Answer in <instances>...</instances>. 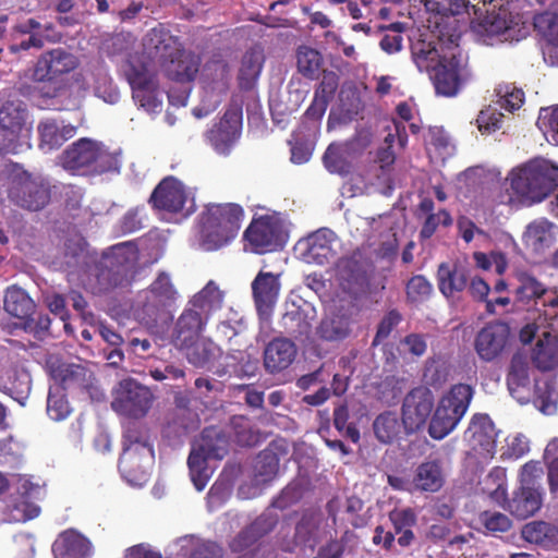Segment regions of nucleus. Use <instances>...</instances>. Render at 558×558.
Listing matches in <instances>:
<instances>
[{"label": "nucleus", "mask_w": 558, "mask_h": 558, "mask_svg": "<svg viewBox=\"0 0 558 558\" xmlns=\"http://www.w3.org/2000/svg\"><path fill=\"white\" fill-rule=\"evenodd\" d=\"M140 252L131 242L112 245L104 252L101 258L94 266L92 287L93 293L102 295L118 288H124L134 281Z\"/></svg>", "instance_id": "f257e3e1"}, {"label": "nucleus", "mask_w": 558, "mask_h": 558, "mask_svg": "<svg viewBox=\"0 0 558 558\" xmlns=\"http://www.w3.org/2000/svg\"><path fill=\"white\" fill-rule=\"evenodd\" d=\"M244 217L236 203L207 204L201 213V245L205 251H215L228 245L236 238Z\"/></svg>", "instance_id": "f03ea898"}, {"label": "nucleus", "mask_w": 558, "mask_h": 558, "mask_svg": "<svg viewBox=\"0 0 558 558\" xmlns=\"http://www.w3.org/2000/svg\"><path fill=\"white\" fill-rule=\"evenodd\" d=\"M473 387L468 384H456L450 387L438 401L430 422L428 436L435 440L446 438L456 429L473 400Z\"/></svg>", "instance_id": "7ed1b4c3"}, {"label": "nucleus", "mask_w": 558, "mask_h": 558, "mask_svg": "<svg viewBox=\"0 0 558 558\" xmlns=\"http://www.w3.org/2000/svg\"><path fill=\"white\" fill-rule=\"evenodd\" d=\"M288 239L289 232L280 213L256 216L243 231L247 248L257 255L283 250Z\"/></svg>", "instance_id": "20e7f679"}, {"label": "nucleus", "mask_w": 558, "mask_h": 558, "mask_svg": "<svg viewBox=\"0 0 558 558\" xmlns=\"http://www.w3.org/2000/svg\"><path fill=\"white\" fill-rule=\"evenodd\" d=\"M177 300V290L166 272L158 274L146 291V298L140 312L141 324L147 328H156L171 319L169 308Z\"/></svg>", "instance_id": "39448f33"}, {"label": "nucleus", "mask_w": 558, "mask_h": 558, "mask_svg": "<svg viewBox=\"0 0 558 558\" xmlns=\"http://www.w3.org/2000/svg\"><path fill=\"white\" fill-rule=\"evenodd\" d=\"M231 71L223 60H213L206 63L203 71V96L198 107L193 109V114L202 119L211 113L222 100L229 88Z\"/></svg>", "instance_id": "423d86ee"}, {"label": "nucleus", "mask_w": 558, "mask_h": 558, "mask_svg": "<svg viewBox=\"0 0 558 558\" xmlns=\"http://www.w3.org/2000/svg\"><path fill=\"white\" fill-rule=\"evenodd\" d=\"M9 199L22 209L38 211L49 204L51 189L43 177H14L9 187Z\"/></svg>", "instance_id": "0eeeda50"}, {"label": "nucleus", "mask_w": 558, "mask_h": 558, "mask_svg": "<svg viewBox=\"0 0 558 558\" xmlns=\"http://www.w3.org/2000/svg\"><path fill=\"white\" fill-rule=\"evenodd\" d=\"M434 397L432 390L417 386L405 393L401 403V420L405 435H412L423 429L428 418H432Z\"/></svg>", "instance_id": "6e6552de"}, {"label": "nucleus", "mask_w": 558, "mask_h": 558, "mask_svg": "<svg viewBox=\"0 0 558 558\" xmlns=\"http://www.w3.org/2000/svg\"><path fill=\"white\" fill-rule=\"evenodd\" d=\"M153 401L154 395L148 388L135 379H124L118 387L112 409L124 416L138 418L146 415Z\"/></svg>", "instance_id": "1a4fd4ad"}, {"label": "nucleus", "mask_w": 558, "mask_h": 558, "mask_svg": "<svg viewBox=\"0 0 558 558\" xmlns=\"http://www.w3.org/2000/svg\"><path fill=\"white\" fill-rule=\"evenodd\" d=\"M133 99L148 113H157L162 107V93L157 88L156 77L144 64H132L128 72Z\"/></svg>", "instance_id": "9d476101"}, {"label": "nucleus", "mask_w": 558, "mask_h": 558, "mask_svg": "<svg viewBox=\"0 0 558 558\" xmlns=\"http://www.w3.org/2000/svg\"><path fill=\"white\" fill-rule=\"evenodd\" d=\"M138 457L154 458L149 429L141 422H129L122 433V453L120 468L124 473H131V468Z\"/></svg>", "instance_id": "9b49d317"}, {"label": "nucleus", "mask_w": 558, "mask_h": 558, "mask_svg": "<svg viewBox=\"0 0 558 558\" xmlns=\"http://www.w3.org/2000/svg\"><path fill=\"white\" fill-rule=\"evenodd\" d=\"M558 187V177H511L510 201L524 206L539 204Z\"/></svg>", "instance_id": "f8f14e48"}, {"label": "nucleus", "mask_w": 558, "mask_h": 558, "mask_svg": "<svg viewBox=\"0 0 558 558\" xmlns=\"http://www.w3.org/2000/svg\"><path fill=\"white\" fill-rule=\"evenodd\" d=\"M77 66L78 60L73 53L62 48L51 49L38 58L33 78L37 82H53Z\"/></svg>", "instance_id": "ddd939ff"}, {"label": "nucleus", "mask_w": 558, "mask_h": 558, "mask_svg": "<svg viewBox=\"0 0 558 558\" xmlns=\"http://www.w3.org/2000/svg\"><path fill=\"white\" fill-rule=\"evenodd\" d=\"M509 338L510 327L507 323H488L475 336L474 350L481 360L492 362L501 354Z\"/></svg>", "instance_id": "4468645a"}, {"label": "nucleus", "mask_w": 558, "mask_h": 558, "mask_svg": "<svg viewBox=\"0 0 558 558\" xmlns=\"http://www.w3.org/2000/svg\"><path fill=\"white\" fill-rule=\"evenodd\" d=\"M210 433V429L204 430L203 442H201L198 449L192 450L190 457H187V468H190L191 481L194 483L195 489L198 492L204 490L207 481H209L206 461L208 459H222L226 452L225 447L211 444Z\"/></svg>", "instance_id": "2eb2a0df"}, {"label": "nucleus", "mask_w": 558, "mask_h": 558, "mask_svg": "<svg viewBox=\"0 0 558 558\" xmlns=\"http://www.w3.org/2000/svg\"><path fill=\"white\" fill-rule=\"evenodd\" d=\"M365 144L359 137L344 142L331 143L324 153L323 162L330 173L348 174L353 170L354 160L364 149Z\"/></svg>", "instance_id": "dca6fc26"}, {"label": "nucleus", "mask_w": 558, "mask_h": 558, "mask_svg": "<svg viewBox=\"0 0 558 558\" xmlns=\"http://www.w3.org/2000/svg\"><path fill=\"white\" fill-rule=\"evenodd\" d=\"M105 153L106 146L101 142L82 137L72 143L58 160L64 170H75L97 162Z\"/></svg>", "instance_id": "f3484780"}, {"label": "nucleus", "mask_w": 558, "mask_h": 558, "mask_svg": "<svg viewBox=\"0 0 558 558\" xmlns=\"http://www.w3.org/2000/svg\"><path fill=\"white\" fill-rule=\"evenodd\" d=\"M187 203L186 189L174 177H163L149 197V204L158 210L178 214L184 210Z\"/></svg>", "instance_id": "a211bd4d"}, {"label": "nucleus", "mask_w": 558, "mask_h": 558, "mask_svg": "<svg viewBox=\"0 0 558 558\" xmlns=\"http://www.w3.org/2000/svg\"><path fill=\"white\" fill-rule=\"evenodd\" d=\"M241 113L228 110L221 120L206 133V138L218 154H228L241 134Z\"/></svg>", "instance_id": "6ab92c4d"}, {"label": "nucleus", "mask_w": 558, "mask_h": 558, "mask_svg": "<svg viewBox=\"0 0 558 558\" xmlns=\"http://www.w3.org/2000/svg\"><path fill=\"white\" fill-rule=\"evenodd\" d=\"M38 148L43 153H51L60 148L66 141L74 137L76 126L56 118H45L38 122Z\"/></svg>", "instance_id": "aec40b11"}, {"label": "nucleus", "mask_w": 558, "mask_h": 558, "mask_svg": "<svg viewBox=\"0 0 558 558\" xmlns=\"http://www.w3.org/2000/svg\"><path fill=\"white\" fill-rule=\"evenodd\" d=\"M210 315L196 312L195 310H183L178 317L172 332V343L175 347L192 345L201 338Z\"/></svg>", "instance_id": "412c9836"}, {"label": "nucleus", "mask_w": 558, "mask_h": 558, "mask_svg": "<svg viewBox=\"0 0 558 558\" xmlns=\"http://www.w3.org/2000/svg\"><path fill=\"white\" fill-rule=\"evenodd\" d=\"M251 287L257 313L260 316H269L280 292L279 275L260 270Z\"/></svg>", "instance_id": "4be33fe9"}, {"label": "nucleus", "mask_w": 558, "mask_h": 558, "mask_svg": "<svg viewBox=\"0 0 558 558\" xmlns=\"http://www.w3.org/2000/svg\"><path fill=\"white\" fill-rule=\"evenodd\" d=\"M352 333V315L341 308L322 317L315 329L316 338L324 342L344 341Z\"/></svg>", "instance_id": "5701e85b"}, {"label": "nucleus", "mask_w": 558, "mask_h": 558, "mask_svg": "<svg viewBox=\"0 0 558 558\" xmlns=\"http://www.w3.org/2000/svg\"><path fill=\"white\" fill-rule=\"evenodd\" d=\"M477 32L499 41L519 40L518 24H514L507 10L490 11L480 21Z\"/></svg>", "instance_id": "b1692460"}, {"label": "nucleus", "mask_w": 558, "mask_h": 558, "mask_svg": "<svg viewBox=\"0 0 558 558\" xmlns=\"http://www.w3.org/2000/svg\"><path fill=\"white\" fill-rule=\"evenodd\" d=\"M201 65V59L197 54L186 51L179 47L178 53L169 57L162 63V70L165 74L173 81L180 83H190L192 82L198 71Z\"/></svg>", "instance_id": "393cba45"}, {"label": "nucleus", "mask_w": 558, "mask_h": 558, "mask_svg": "<svg viewBox=\"0 0 558 558\" xmlns=\"http://www.w3.org/2000/svg\"><path fill=\"white\" fill-rule=\"evenodd\" d=\"M298 349L292 340L287 338H275L266 344L264 351V366L270 374H279L292 365Z\"/></svg>", "instance_id": "a878e982"}, {"label": "nucleus", "mask_w": 558, "mask_h": 558, "mask_svg": "<svg viewBox=\"0 0 558 558\" xmlns=\"http://www.w3.org/2000/svg\"><path fill=\"white\" fill-rule=\"evenodd\" d=\"M473 279L468 266L461 263H441L437 269L438 290L446 298H451L456 293L466 289V284Z\"/></svg>", "instance_id": "bb28decb"}, {"label": "nucleus", "mask_w": 558, "mask_h": 558, "mask_svg": "<svg viewBox=\"0 0 558 558\" xmlns=\"http://www.w3.org/2000/svg\"><path fill=\"white\" fill-rule=\"evenodd\" d=\"M543 497L535 486H519L512 490L504 510L517 519L524 520L533 517L541 509Z\"/></svg>", "instance_id": "cd10ccee"}, {"label": "nucleus", "mask_w": 558, "mask_h": 558, "mask_svg": "<svg viewBox=\"0 0 558 558\" xmlns=\"http://www.w3.org/2000/svg\"><path fill=\"white\" fill-rule=\"evenodd\" d=\"M437 94L451 97L454 96L460 86L459 62L453 52L442 56V61L430 72Z\"/></svg>", "instance_id": "c85d7f7f"}, {"label": "nucleus", "mask_w": 558, "mask_h": 558, "mask_svg": "<svg viewBox=\"0 0 558 558\" xmlns=\"http://www.w3.org/2000/svg\"><path fill=\"white\" fill-rule=\"evenodd\" d=\"M496 428L487 414L477 413L470 420L469 427L464 432V439L469 440L473 450L486 452L496 447Z\"/></svg>", "instance_id": "c756f323"}, {"label": "nucleus", "mask_w": 558, "mask_h": 558, "mask_svg": "<svg viewBox=\"0 0 558 558\" xmlns=\"http://www.w3.org/2000/svg\"><path fill=\"white\" fill-rule=\"evenodd\" d=\"M335 241V232L328 228H322L308 234L305 241H303L302 244L306 247L303 256L306 257L307 263H315L317 265L328 264L336 255L332 248Z\"/></svg>", "instance_id": "7c9ffc66"}, {"label": "nucleus", "mask_w": 558, "mask_h": 558, "mask_svg": "<svg viewBox=\"0 0 558 558\" xmlns=\"http://www.w3.org/2000/svg\"><path fill=\"white\" fill-rule=\"evenodd\" d=\"M56 558H89L93 546L85 536L72 529L61 532L52 543Z\"/></svg>", "instance_id": "2f4dec72"}, {"label": "nucleus", "mask_w": 558, "mask_h": 558, "mask_svg": "<svg viewBox=\"0 0 558 558\" xmlns=\"http://www.w3.org/2000/svg\"><path fill=\"white\" fill-rule=\"evenodd\" d=\"M314 318L315 311L308 305H292V308L284 312L282 316V327L288 336L296 340H303L311 335Z\"/></svg>", "instance_id": "473e14b6"}, {"label": "nucleus", "mask_w": 558, "mask_h": 558, "mask_svg": "<svg viewBox=\"0 0 558 558\" xmlns=\"http://www.w3.org/2000/svg\"><path fill=\"white\" fill-rule=\"evenodd\" d=\"M180 43L177 37L161 27L150 29L144 37V47L149 56L158 58L161 63L178 53Z\"/></svg>", "instance_id": "72a5a7b5"}, {"label": "nucleus", "mask_w": 558, "mask_h": 558, "mask_svg": "<svg viewBox=\"0 0 558 558\" xmlns=\"http://www.w3.org/2000/svg\"><path fill=\"white\" fill-rule=\"evenodd\" d=\"M53 29L51 23L41 24L36 19L29 17L20 21L14 31L20 35H28V38L20 43V49L27 50L31 48H41L46 41L52 39L49 34Z\"/></svg>", "instance_id": "f704fd0d"}, {"label": "nucleus", "mask_w": 558, "mask_h": 558, "mask_svg": "<svg viewBox=\"0 0 558 558\" xmlns=\"http://www.w3.org/2000/svg\"><path fill=\"white\" fill-rule=\"evenodd\" d=\"M444 485L441 462L438 460L424 461L417 465L413 475V486L416 490L436 493Z\"/></svg>", "instance_id": "c9c22d12"}, {"label": "nucleus", "mask_w": 558, "mask_h": 558, "mask_svg": "<svg viewBox=\"0 0 558 558\" xmlns=\"http://www.w3.org/2000/svg\"><path fill=\"white\" fill-rule=\"evenodd\" d=\"M88 372L82 365L60 363L51 365V377L62 390L85 389L88 387Z\"/></svg>", "instance_id": "e433bc0d"}, {"label": "nucleus", "mask_w": 558, "mask_h": 558, "mask_svg": "<svg viewBox=\"0 0 558 558\" xmlns=\"http://www.w3.org/2000/svg\"><path fill=\"white\" fill-rule=\"evenodd\" d=\"M4 311L14 318H27L35 313V303L26 291L13 284L5 289Z\"/></svg>", "instance_id": "4c0bfd02"}, {"label": "nucleus", "mask_w": 558, "mask_h": 558, "mask_svg": "<svg viewBox=\"0 0 558 558\" xmlns=\"http://www.w3.org/2000/svg\"><path fill=\"white\" fill-rule=\"evenodd\" d=\"M337 87L338 75L332 71L324 72L322 82L315 90L314 99L306 110V114L314 119L322 118Z\"/></svg>", "instance_id": "58836bf2"}, {"label": "nucleus", "mask_w": 558, "mask_h": 558, "mask_svg": "<svg viewBox=\"0 0 558 558\" xmlns=\"http://www.w3.org/2000/svg\"><path fill=\"white\" fill-rule=\"evenodd\" d=\"M403 430L402 420L400 421L396 412H381L373 421V433L377 441L384 445H391L399 440Z\"/></svg>", "instance_id": "ea45409f"}, {"label": "nucleus", "mask_w": 558, "mask_h": 558, "mask_svg": "<svg viewBox=\"0 0 558 558\" xmlns=\"http://www.w3.org/2000/svg\"><path fill=\"white\" fill-rule=\"evenodd\" d=\"M221 302H223V293L214 280H209L203 290L187 302L186 307L183 310H195L196 313L211 315L217 310H220Z\"/></svg>", "instance_id": "a19ab883"}, {"label": "nucleus", "mask_w": 558, "mask_h": 558, "mask_svg": "<svg viewBox=\"0 0 558 558\" xmlns=\"http://www.w3.org/2000/svg\"><path fill=\"white\" fill-rule=\"evenodd\" d=\"M264 61L265 56L259 47H254L243 54L239 70V83L242 88L253 87L262 72Z\"/></svg>", "instance_id": "79ce46f5"}, {"label": "nucleus", "mask_w": 558, "mask_h": 558, "mask_svg": "<svg viewBox=\"0 0 558 558\" xmlns=\"http://www.w3.org/2000/svg\"><path fill=\"white\" fill-rule=\"evenodd\" d=\"M0 383L1 390L15 400L27 396L31 389L28 373L17 366L7 367L2 372Z\"/></svg>", "instance_id": "37998d69"}, {"label": "nucleus", "mask_w": 558, "mask_h": 558, "mask_svg": "<svg viewBox=\"0 0 558 558\" xmlns=\"http://www.w3.org/2000/svg\"><path fill=\"white\" fill-rule=\"evenodd\" d=\"M387 131L388 133L385 137V144L387 147L378 150L376 159V162H378L383 170L387 169L395 161V143L397 142L399 148H403L408 142L405 126L403 123L393 121L387 126Z\"/></svg>", "instance_id": "c03bdc74"}, {"label": "nucleus", "mask_w": 558, "mask_h": 558, "mask_svg": "<svg viewBox=\"0 0 558 558\" xmlns=\"http://www.w3.org/2000/svg\"><path fill=\"white\" fill-rule=\"evenodd\" d=\"M426 145L430 161L436 166L442 165L454 153V146L442 128L434 126L428 130Z\"/></svg>", "instance_id": "a18cd8bd"}, {"label": "nucleus", "mask_w": 558, "mask_h": 558, "mask_svg": "<svg viewBox=\"0 0 558 558\" xmlns=\"http://www.w3.org/2000/svg\"><path fill=\"white\" fill-rule=\"evenodd\" d=\"M28 119V111L21 104L8 101L0 109V125L25 135H32V122Z\"/></svg>", "instance_id": "49530a36"}, {"label": "nucleus", "mask_w": 558, "mask_h": 558, "mask_svg": "<svg viewBox=\"0 0 558 558\" xmlns=\"http://www.w3.org/2000/svg\"><path fill=\"white\" fill-rule=\"evenodd\" d=\"M521 536L530 544L549 547L558 544V527L545 521H532L521 529Z\"/></svg>", "instance_id": "de8ad7c7"}, {"label": "nucleus", "mask_w": 558, "mask_h": 558, "mask_svg": "<svg viewBox=\"0 0 558 558\" xmlns=\"http://www.w3.org/2000/svg\"><path fill=\"white\" fill-rule=\"evenodd\" d=\"M515 279V301L524 305H529L531 302L542 299L547 292V288L543 282L524 271L517 272Z\"/></svg>", "instance_id": "09e8293b"}, {"label": "nucleus", "mask_w": 558, "mask_h": 558, "mask_svg": "<svg viewBox=\"0 0 558 558\" xmlns=\"http://www.w3.org/2000/svg\"><path fill=\"white\" fill-rule=\"evenodd\" d=\"M412 59L417 69L423 72H432L437 63L442 61V56L436 46L426 40H417L412 45Z\"/></svg>", "instance_id": "8fccbe9b"}, {"label": "nucleus", "mask_w": 558, "mask_h": 558, "mask_svg": "<svg viewBox=\"0 0 558 558\" xmlns=\"http://www.w3.org/2000/svg\"><path fill=\"white\" fill-rule=\"evenodd\" d=\"M175 348L186 351L187 363L198 368H204L210 364L216 356V352H218V347L210 339L204 338L194 341L192 345Z\"/></svg>", "instance_id": "3c124183"}, {"label": "nucleus", "mask_w": 558, "mask_h": 558, "mask_svg": "<svg viewBox=\"0 0 558 558\" xmlns=\"http://www.w3.org/2000/svg\"><path fill=\"white\" fill-rule=\"evenodd\" d=\"M279 471L278 454L270 450L257 453L254 464V483L256 486L274 481Z\"/></svg>", "instance_id": "603ef678"}, {"label": "nucleus", "mask_w": 558, "mask_h": 558, "mask_svg": "<svg viewBox=\"0 0 558 558\" xmlns=\"http://www.w3.org/2000/svg\"><path fill=\"white\" fill-rule=\"evenodd\" d=\"M554 223L548 220H538L529 225L525 231V243L535 252L543 251L553 242Z\"/></svg>", "instance_id": "864d4df0"}, {"label": "nucleus", "mask_w": 558, "mask_h": 558, "mask_svg": "<svg viewBox=\"0 0 558 558\" xmlns=\"http://www.w3.org/2000/svg\"><path fill=\"white\" fill-rule=\"evenodd\" d=\"M296 64L299 72L310 78L315 80L318 77L323 64L320 53L307 46H302L296 52Z\"/></svg>", "instance_id": "5fc2aeb1"}, {"label": "nucleus", "mask_w": 558, "mask_h": 558, "mask_svg": "<svg viewBox=\"0 0 558 558\" xmlns=\"http://www.w3.org/2000/svg\"><path fill=\"white\" fill-rule=\"evenodd\" d=\"M320 527V514L314 510H305L301 520L294 527V541L298 544H307L316 538L318 529Z\"/></svg>", "instance_id": "6e6d98bb"}, {"label": "nucleus", "mask_w": 558, "mask_h": 558, "mask_svg": "<svg viewBox=\"0 0 558 558\" xmlns=\"http://www.w3.org/2000/svg\"><path fill=\"white\" fill-rule=\"evenodd\" d=\"M231 426L238 445L251 448L260 441V433L252 427L250 418L243 415L233 416Z\"/></svg>", "instance_id": "4d7b16f0"}, {"label": "nucleus", "mask_w": 558, "mask_h": 558, "mask_svg": "<svg viewBox=\"0 0 558 558\" xmlns=\"http://www.w3.org/2000/svg\"><path fill=\"white\" fill-rule=\"evenodd\" d=\"M496 97L495 105L509 112L519 109L524 100L523 92L510 84L499 85L496 88Z\"/></svg>", "instance_id": "13d9d810"}, {"label": "nucleus", "mask_w": 558, "mask_h": 558, "mask_svg": "<svg viewBox=\"0 0 558 558\" xmlns=\"http://www.w3.org/2000/svg\"><path fill=\"white\" fill-rule=\"evenodd\" d=\"M558 172V165L545 157H534L514 168L509 174H550Z\"/></svg>", "instance_id": "bf43d9fd"}, {"label": "nucleus", "mask_w": 558, "mask_h": 558, "mask_svg": "<svg viewBox=\"0 0 558 558\" xmlns=\"http://www.w3.org/2000/svg\"><path fill=\"white\" fill-rule=\"evenodd\" d=\"M537 125L549 143L558 145V106L542 108Z\"/></svg>", "instance_id": "052dcab7"}, {"label": "nucleus", "mask_w": 558, "mask_h": 558, "mask_svg": "<svg viewBox=\"0 0 558 558\" xmlns=\"http://www.w3.org/2000/svg\"><path fill=\"white\" fill-rule=\"evenodd\" d=\"M31 136L0 125V153H17L22 147H31Z\"/></svg>", "instance_id": "680f3d73"}, {"label": "nucleus", "mask_w": 558, "mask_h": 558, "mask_svg": "<svg viewBox=\"0 0 558 558\" xmlns=\"http://www.w3.org/2000/svg\"><path fill=\"white\" fill-rule=\"evenodd\" d=\"M478 520L484 529L492 533H507L512 527L511 519L498 511L484 510L480 513Z\"/></svg>", "instance_id": "e2e57ef3"}, {"label": "nucleus", "mask_w": 558, "mask_h": 558, "mask_svg": "<svg viewBox=\"0 0 558 558\" xmlns=\"http://www.w3.org/2000/svg\"><path fill=\"white\" fill-rule=\"evenodd\" d=\"M452 225V218L449 211L441 209L436 214L426 216L422 223L421 231H418V239L422 241L429 240L436 233L438 226L445 228Z\"/></svg>", "instance_id": "0e129e2a"}, {"label": "nucleus", "mask_w": 558, "mask_h": 558, "mask_svg": "<svg viewBox=\"0 0 558 558\" xmlns=\"http://www.w3.org/2000/svg\"><path fill=\"white\" fill-rule=\"evenodd\" d=\"M487 481H490L496 485V487L488 493V498L499 507L504 508L506 502L510 499L507 497L506 469L498 466L492 469V471L488 472Z\"/></svg>", "instance_id": "69168bd1"}, {"label": "nucleus", "mask_w": 558, "mask_h": 558, "mask_svg": "<svg viewBox=\"0 0 558 558\" xmlns=\"http://www.w3.org/2000/svg\"><path fill=\"white\" fill-rule=\"evenodd\" d=\"M530 383L529 364L521 355L511 357L509 374H507V385L512 387H525Z\"/></svg>", "instance_id": "338daca9"}, {"label": "nucleus", "mask_w": 558, "mask_h": 558, "mask_svg": "<svg viewBox=\"0 0 558 558\" xmlns=\"http://www.w3.org/2000/svg\"><path fill=\"white\" fill-rule=\"evenodd\" d=\"M534 26L543 37V44L558 43V16L544 13L535 17Z\"/></svg>", "instance_id": "774afa93"}]
</instances>
